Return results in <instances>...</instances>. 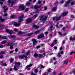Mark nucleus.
<instances>
[{
	"instance_id": "nucleus-38",
	"label": "nucleus",
	"mask_w": 75,
	"mask_h": 75,
	"mask_svg": "<svg viewBox=\"0 0 75 75\" xmlns=\"http://www.w3.org/2000/svg\"><path fill=\"white\" fill-rule=\"evenodd\" d=\"M13 48V45H12L10 46V49L11 50H12Z\"/></svg>"
},
{
	"instance_id": "nucleus-35",
	"label": "nucleus",
	"mask_w": 75,
	"mask_h": 75,
	"mask_svg": "<svg viewBox=\"0 0 75 75\" xmlns=\"http://www.w3.org/2000/svg\"><path fill=\"white\" fill-rule=\"evenodd\" d=\"M26 55H28L30 54V51H28L26 53Z\"/></svg>"
},
{
	"instance_id": "nucleus-39",
	"label": "nucleus",
	"mask_w": 75,
	"mask_h": 75,
	"mask_svg": "<svg viewBox=\"0 0 75 75\" xmlns=\"http://www.w3.org/2000/svg\"><path fill=\"white\" fill-rule=\"evenodd\" d=\"M54 43L55 44H57V40H55L54 41Z\"/></svg>"
},
{
	"instance_id": "nucleus-58",
	"label": "nucleus",
	"mask_w": 75,
	"mask_h": 75,
	"mask_svg": "<svg viewBox=\"0 0 75 75\" xmlns=\"http://www.w3.org/2000/svg\"><path fill=\"white\" fill-rule=\"evenodd\" d=\"M65 40L63 41L62 42V44H64V43H65Z\"/></svg>"
},
{
	"instance_id": "nucleus-15",
	"label": "nucleus",
	"mask_w": 75,
	"mask_h": 75,
	"mask_svg": "<svg viewBox=\"0 0 75 75\" xmlns=\"http://www.w3.org/2000/svg\"><path fill=\"white\" fill-rule=\"evenodd\" d=\"M15 65H17V66H18L19 67L20 65V62H15Z\"/></svg>"
},
{
	"instance_id": "nucleus-2",
	"label": "nucleus",
	"mask_w": 75,
	"mask_h": 75,
	"mask_svg": "<svg viewBox=\"0 0 75 75\" xmlns=\"http://www.w3.org/2000/svg\"><path fill=\"white\" fill-rule=\"evenodd\" d=\"M40 18L41 20L43 21V23H44V21H45L47 18V16L41 15L40 16Z\"/></svg>"
},
{
	"instance_id": "nucleus-11",
	"label": "nucleus",
	"mask_w": 75,
	"mask_h": 75,
	"mask_svg": "<svg viewBox=\"0 0 75 75\" xmlns=\"http://www.w3.org/2000/svg\"><path fill=\"white\" fill-rule=\"evenodd\" d=\"M19 69L18 68V66L17 65H15L14 67V69L15 71H17L18 70V69Z\"/></svg>"
},
{
	"instance_id": "nucleus-3",
	"label": "nucleus",
	"mask_w": 75,
	"mask_h": 75,
	"mask_svg": "<svg viewBox=\"0 0 75 75\" xmlns=\"http://www.w3.org/2000/svg\"><path fill=\"white\" fill-rule=\"evenodd\" d=\"M25 8H24V5H21L19 6V8L18 9V11H21L22 10H24Z\"/></svg>"
},
{
	"instance_id": "nucleus-26",
	"label": "nucleus",
	"mask_w": 75,
	"mask_h": 75,
	"mask_svg": "<svg viewBox=\"0 0 75 75\" xmlns=\"http://www.w3.org/2000/svg\"><path fill=\"white\" fill-rule=\"evenodd\" d=\"M75 38H70V40L71 41H74V40H75Z\"/></svg>"
},
{
	"instance_id": "nucleus-59",
	"label": "nucleus",
	"mask_w": 75,
	"mask_h": 75,
	"mask_svg": "<svg viewBox=\"0 0 75 75\" xmlns=\"http://www.w3.org/2000/svg\"><path fill=\"white\" fill-rule=\"evenodd\" d=\"M10 45H11V43H9L7 45L8 46H10Z\"/></svg>"
},
{
	"instance_id": "nucleus-17",
	"label": "nucleus",
	"mask_w": 75,
	"mask_h": 75,
	"mask_svg": "<svg viewBox=\"0 0 75 75\" xmlns=\"http://www.w3.org/2000/svg\"><path fill=\"white\" fill-rule=\"evenodd\" d=\"M33 27L34 28H36V29L39 28V26H37V25H33Z\"/></svg>"
},
{
	"instance_id": "nucleus-20",
	"label": "nucleus",
	"mask_w": 75,
	"mask_h": 75,
	"mask_svg": "<svg viewBox=\"0 0 75 75\" xmlns=\"http://www.w3.org/2000/svg\"><path fill=\"white\" fill-rule=\"evenodd\" d=\"M52 11H57V7H55L52 9Z\"/></svg>"
},
{
	"instance_id": "nucleus-37",
	"label": "nucleus",
	"mask_w": 75,
	"mask_h": 75,
	"mask_svg": "<svg viewBox=\"0 0 75 75\" xmlns=\"http://www.w3.org/2000/svg\"><path fill=\"white\" fill-rule=\"evenodd\" d=\"M14 30L16 32H17V31H18V29H16V28L14 29Z\"/></svg>"
},
{
	"instance_id": "nucleus-52",
	"label": "nucleus",
	"mask_w": 75,
	"mask_h": 75,
	"mask_svg": "<svg viewBox=\"0 0 75 75\" xmlns=\"http://www.w3.org/2000/svg\"><path fill=\"white\" fill-rule=\"evenodd\" d=\"M58 55L59 57H61V54H60V53H59L58 54Z\"/></svg>"
},
{
	"instance_id": "nucleus-6",
	"label": "nucleus",
	"mask_w": 75,
	"mask_h": 75,
	"mask_svg": "<svg viewBox=\"0 0 75 75\" xmlns=\"http://www.w3.org/2000/svg\"><path fill=\"white\" fill-rule=\"evenodd\" d=\"M8 3H9V4L11 3H12V4H11V7H13V4L14 3V2L13 0H12L11 1V0H9L8 1Z\"/></svg>"
},
{
	"instance_id": "nucleus-42",
	"label": "nucleus",
	"mask_w": 75,
	"mask_h": 75,
	"mask_svg": "<svg viewBox=\"0 0 75 75\" xmlns=\"http://www.w3.org/2000/svg\"><path fill=\"white\" fill-rule=\"evenodd\" d=\"M15 16L14 15H12L11 16V18H15Z\"/></svg>"
},
{
	"instance_id": "nucleus-24",
	"label": "nucleus",
	"mask_w": 75,
	"mask_h": 75,
	"mask_svg": "<svg viewBox=\"0 0 75 75\" xmlns=\"http://www.w3.org/2000/svg\"><path fill=\"white\" fill-rule=\"evenodd\" d=\"M34 56L35 57H38V55L37 53H35Z\"/></svg>"
},
{
	"instance_id": "nucleus-16",
	"label": "nucleus",
	"mask_w": 75,
	"mask_h": 75,
	"mask_svg": "<svg viewBox=\"0 0 75 75\" xmlns=\"http://www.w3.org/2000/svg\"><path fill=\"white\" fill-rule=\"evenodd\" d=\"M41 31V30H38L36 31V32L34 33V34H38V33H40V32Z\"/></svg>"
},
{
	"instance_id": "nucleus-51",
	"label": "nucleus",
	"mask_w": 75,
	"mask_h": 75,
	"mask_svg": "<svg viewBox=\"0 0 75 75\" xmlns=\"http://www.w3.org/2000/svg\"><path fill=\"white\" fill-rule=\"evenodd\" d=\"M4 66H5V67H6V66H7V64L6 63H4L3 64Z\"/></svg>"
},
{
	"instance_id": "nucleus-41",
	"label": "nucleus",
	"mask_w": 75,
	"mask_h": 75,
	"mask_svg": "<svg viewBox=\"0 0 75 75\" xmlns=\"http://www.w3.org/2000/svg\"><path fill=\"white\" fill-rule=\"evenodd\" d=\"M11 38H15V35L11 36Z\"/></svg>"
},
{
	"instance_id": "nucleus-14",
	"label": "nucleus",
	"mask_w": 75,
	"mask_h": 75,
	"mask_svg": "<svg viewBox=\"0 0 75 75\" xmlns=\"http://www.w3.org/2000/svg\"><path fill=\"white\" fill-rule=\"evenodd\" d=\"M33 65L32 64H30L29 65H28L26 67V69L28 70H30V67H31Z\"/></svg>"
},
{
	"instance_id": "nucleus-47",
	"label": "nucleus",
	"mask_w": 75,
	"mask_h": 75,
	"mask_svg": "<svg viewBox=\"0 0 75 75\" xmlns=\"http://www.w3.org/2000/svg\"><path fill=\"white\" fill-rule=\"evenodd\" d=\"M4 47V46L3 45H0V48H3Z\"/></svg>"
},
{
	"instance_id": "nucleus-60",
	"label": "nucleus",
	"mask_w": 75,
	"mask_h": 75,
	"mask_svg": "<svg viewBox=\"0 0 75 75\" xmlns=\"http://www.w3.org/2000/svg\"><path fill=\"white\" fill-rule=\"evenodd\" d=\"M7 16V13L5 14L4 15V16Z\"/></svg>"
},
{
	"instance_id": "nucleus-48",
	"label": "nucleus",
	"mask_w": 75,
	"mask_h": 75,
	"mask_svg": "<svg viewBox=\"0 0 75 75\" xmlns=\"http://www.w3.org/2000/svg\"><path fill=\"white\" fill-rule=\"evenodd\" d=\"M28 8H27L25 10V11L27 12V11H28Z\"/></svg>"
},
{
	"instance_id": "nucleus-32",
	"label": "nucleus",
	"mask_w": 75,
	"mask_h": 75,
	"mask_svg": "<svg viewBox=\"0 0 75 75\" xmlns=\"http://www.w3.org/2000/svg\"><path fill=\"white\" fill-rule=\"evenodd\" d=\"M38 57L39 58H42V54H39L38 56Z\"/></svg>"
},
{
	"instance_id": "nucleus-36",
	"label": "nucleus",
	"mask_w": 75,
	"mask_h": 75,
	"mask_svg": "<svg viewBox=\"0 0 75 75\" xmlns=\"http://www.w3.org/2000/svg\"><path fill=\"white\" fill-rule=\"evenodd\" d=\"M41 3H42V1H39L38 2V4H40Z\"/></svg>"
},
{
	"instance_id": "nucleus-29",
	"label": "nucleus",
	"mask_w": 75,
	"mask_h": 75,
	"mask_svg": "<svg viewBox=\"0 0 75 75\" xmlns=\"http://www.w3.org/2000/svg\"><path fill=\"white\" fill-rule=\"evenodd\" d=\"M6 42H7V41H6V40H4L2 42L1 44H5V43H6Z\"/></svg>"
},
{
	"instance_id": "nucleus-13",
	"label": "nucleus",
	"mask_w": 75,
	"mask_h": 75,
	"mask_svg": "<svg viewBox=\"0 0 75 75\" xmlns=\"http://www.w3.org/2000/svg\"><path fill=\"white\" fill-rule=\"evenodd\" d=\"M44 37V35L43 34H41L40 35H39L38 36V38H43Z\"/></svg>"
},
{
	"instance_id": "nucleus-50",
	"label": "nucleus",
	"mask_w": 75,
	"mask_h": 75,
	"mask_svg": "<svg viewBox=\"0 0 75 75\" xmlns=\"http://www.w3.org/2000/svg\"><path fill=\"white\" fill-rule=\"evenodd\" d=\"M13 51H11L9 53L10 54H12V53H13Z\"/></svg>"
},
{
	"instance_id": "nucleus-23",
	"label": "nucleus",
	"mask_w": 75,
	"mask_h": 75,
	"mask_svg": "<svg viewBox=\"0 0 75 75\" xmlns=\"http://www.w3.org/2000/svg\"><path fill=\"white\" fill-rule=\"evenodd\" d=\"M67 12L63 13H62V15L65 16H66V15H67Z\"/></svg>"
},
{
	"instance_id": "nucleus-12",
	"label": "nucleus",
	"mask_w": 75,
	"mask_h": 75,
	"mask_svg": "<svg viewBox=\"0 0 75 75\" xmlns=\"http://www.w3.org/2000/svg\"><path fill=\"white\" fill-rule=\"evenodd\" d=\"M3 8L4 10V13H5L6 12V11L8 10V8H7V6H4L3 7Z\"/></svg>"
},
{
	"instance_id": "nucleus-61",
	"label": "nucleus",
	"mask_w": 75,
	"mask_h": 75,
	"mask_svg": "<svg viewBox=\"0 0 75 75\" xmlns=\"http://www.w3.org/2000/svg\"><path fill=\"white\" fill-rule=\"evenodd\" d=\"M44 9L45 10H47V7H45Z\"/></svg>"
},
{
	"instance_id": "nucleus-19",
	"label": "nucleus",
	"mask_w": 75,
	"mask_h": 75,
	"mask_svg": "<svg viewBox=\"0 0 75 75\" xmlns=\"http://www.w3.org/2000/svg\"><path fill=\"white\" fill-rule=\"evenodd\" d=\"M68 61H69V59H68L66 60L64 62V64H67L68 63Z\"/></svg>"
},
{
	"instance_id": "nucleus-45",
	"label": "nucleus",
	"mask_w": 75,
	"mask_h": 75,
	"mask_svg": "<svg viewBox=\"0 0 75 75\" xmlns=\"http://www.w3.org/2000/svg\"><path fill=\"white\" fill-rule=\"evenodd\" d=\"M13 61H14V59H10V62H13Z\"/></svg>"
},
{
	"instance_id": "nucleus-22",
	"label": "nucleus",
	"mask_w": 75,
	"mask_h": 75,
	"mask_svg": "<svg viewBox=\"0 0 75 75\" xmlns=\"http://www.w3.org/2000/svg\"><path fill=\"white\" fill-rule=\"evenodd\" d=\"M5 19H2V16H0V20L1 21H4Z\"/></svg>"
},
{
	"instance_id": "nucleus-44",
	"label": "nucleus",
	"mask_w": 75,
	"mask_h": 75,
	"mask_svg": "<svg viewBox=\"0 0 75 75\" xmlns=\"http://www.w3.org/2000/svg\"><path fill=\"white\" fill-rule=\"evenodd\" d=\"M37 16H38V15L36 14L34 16V18H35L37 17Z\"/></svg>"
},
{
	"instance_id": "nucleus-25",
	"label": "nucleus",
	"mask_w": 75,
	"mask_h": 75,
	"mask_svg": "<svg viewBox=\"0 0 75 75\" xmlns=\"http://www.w3.org/2000/svg\"><path fill=\"white\" fill-rule=\"evenodd\" d=\"M52 27H53V26L52 25L51 26L49 30V31H52V29H51V28H52Z\"/></svg>"
},
{
	"instance_id": "nucleus-43",
	"label": "nucleus",
	"mask_w": 75,
	"mask_h": 75,
	"mask_svg": "<svg viewBox=\"0 0 75 75\" xmlns=\"http://www.w3.org/2000/svg\"><path fill=\"white\" fill-rule=\"evenodd\" d=\"M70 3L71 5H74V2H71Z\"/></svg>"
},
{
	"instance_id": "nucleus-8",
	"label": "nucleus",
	"mask_w": 75,
	"mask_h": 75,
	"mask_svg": "<svg viewBox=\"0 0 75 75\" xmlns=\"http://www.w3.org/2000/svg\"><path fill=\"white\" fill-rule=\"evenodd\" d=\"M6 32L8 33L9 34H12L13 33V31L11 30H9L8 29L6 30Z\"/></svg>"
},
{
	"instance_id": "nucleus-64",
	"label": "nucleus",
	"mask_w": 75,
	"mask_h": 75,
	"mask_svg": "<svg viewBox=\"0 0 75 75\" xmlns=\"http://www.w3.org/2000/svg\"><path fill=\"white\" fill-rule=\"evenodd\" d=\"M62 75V73H60L59 74H58V75Z\"/></svg>"
},
{
	"instance_id": "nucleus-18",
	"label": "nucleus",
	"mask_w": 75,
	"mask_h": 75,
	"mask_svg": "<svg viewBox=\"0 0 75 75\" xmlns=\"http://www.w3.org/2000/svg\"><path fill=\"white\" fill-rule=\"evenodd\" d=\"M23 34V32H21V31H19L18 32V35H21Z\"/></svg>"
},
{
	"instance_id": "nucleus-46",
	"label": "nucleus",
	"mask_w": 75,
	"mask_h": 75,
	"mask_svg": "<svg viewBox=\"0 0 75 75\" xmlns=\"http://www.w3.org/2000/svg\"><path fill=\"white\" fill-rule=\"evenodd\" d=\"M31 74V75H36V74H34V73H33V71H32Z\"/></svg>"
},
{
	"instance_id": "nucleus-31",
	"label": "nucleus",
	"mask_w": 75,
	"mask_h": 75,
	"mask_svg": "<svg viewBox=\"0 0 75 75\" xmlns=\"http://www.w3.org/2000/svg\"><path fill=\"white\" fill-rule=\"evenodd\" d=\"M33 33H29L28 34V36H31V35H33Z\"/></svg>"
},
{
	"instance_id": "nucleus-1",
	"label": "nucleus",
	"mask_w": 75,
	"mask_h": 75,
	"mask_svg": "<svg viewBox=\"0 0 75 75\" xmlns=\"http://www.w3.org/2000/svg\"><path fill=\"white\" fill-rule=\"evenodd\" d=\"M23 18L24 16L23 15H22L21 16H20L19 18V21H18V23L15 22L13 23V24H14V25H15V26H18V27H19V26L21 25V22L23 21Z\"/></svg>"
},
{
	"instance_id": "nucleus-34",
	"label": "nucleus",
	"mask_w": 75,
	"mask_h": 75,
	"mask_svg": "<svg viewBox=\"0 0 75 75\" xmlns=\"http://www.w3.org/2000/svg\"><path fill=\"white\" fill-rule=\"evenodd\" d=\"M38 6L37 5H35L34 6V8H35V9H36L37 8H38Z\"/></svg>"
},
{
	"instance_id": "nucleus-27",
	"label": "nucleus",
	"mask_w": 75,
	"mask_h": 75,
	"mask_svg": "<svg viewBox=\"0 0 75 75\" xmlns=\"http://www.w3.org/2000/svg\"><path fill=\"white\" fill-rule=\"evenodd\" d=\"M30 3H30V2H28L26 4V5L27 6H30Z\"/></svg>"
},
{
	"instance_id": "nucleus-10",
	"label": "nucleus",
	"mask_w": 75,
	"mask_h": 75,
	"mask_svg": "<svg viewBox=\"0 0 75 75\" xmlns=\"http://www.w3.org/2000/svg\"><path fill=\"white\" fill-rule=\"evenodd\" d=\"M32 41L33 42V45L34 46L37 44V41L35 39L32 40Z\"/></svg>"
},
{
	"instance_id": "nucleus-40",
	"label": "nucleus",
	"mask_w": 75,
	"mask_h": 75,
	"mask_svg": "<svg viewBox=\"0 0 75 75\" xmlns=\"http://www.w3.org/2000/svg\"><path fill=\"white\" fill-rule=\"evenodd\" d=\"M35 73H37L38 72V70L37 69H35Z\"/></svg>"
},
{
	"instance_id": "nucleus-33",
	"label": "nucleus",
	"mask_w": 75,
	"mask_h": 75,
	"mask_svg": "<svg viewBox=\"0 0 75 75\" xmlns=\"http://www.w3.org/2000/svg\"><path fill=\"white\" fill-rule=\"evenodd\" d=\"M43 67H44V66H43V65H41V66H39V68H40V69H41V68H43Z\"/></svg>"
},
{
	"instance_id": "nucleus-4",
	"label": "nucleus",
	"mask_w": 75,
	"mask_h": 75,
	"mask_svg": "<svg viewBox=\"0 0 75 75\" xmlns=\"http://www.w3.org/2000/svg\"><path fill=\"white\" fill-rule=\"evenodd\" d=\"M61 16H59V17H54L53 18V20H54L55 19H56V21H59V20H60V19L61 18Z\"/></svg>"
},
{
	"instance_id": "nucleus-9",
	"label": "nucleus",
	"mask_w": 75,
	"mask_h": 75,
	"mask_svg": "<svg viewBox=\"0 0 75 75\" xmlns=\"http://www.w3.org/2000/svg\"><path fill=\"white\" fill-rule=\"evenodd\" d=\"M19 58H21V59H23V58H25L26 59H27L28 57L27 56H24V55H21L19 57Z\"/></svg>"
},
{
	"instance_id": "nucleus-49",
	"label": "nucleus",
	"mask_w": 75,
	"mask_h": 75,
	"mask_svg": "<svg viewBox=\"0 0 75 75\" xmlns=\"http://www.w3.org/2000/svg\"><path fill=\"white\" fill-rule=\"evenodd\" d=\"M71 18H74L75 17V16L71 15Z\"/></svg>"
},
{
	"instance_id": "nucleus-54",
	"label": "nucleus",
	"mask_w": 75,
	"mask_h": 75,
	"mask_svg": "<svg viewBox=\"0 0 75 75\" xmlns=\"http://www.w3.org/2000/svg\"><path fill=\"white\" fill-rule=\"evenodd\" d=\"M54 48L55 49V50H57V47H54Z\"/></svg>"
},
{
	"instance_id": "nucleus-62",
	"label": "nucleus",
	"mask_w": 75,
	"mask_h": 75,
	"mask_svg": "<svg viewBox=\"0 0 75 75\" xmlns=\"http://www.w3.org/2000/svg\"><path fill=\"white\" fill-rule=\"evenodd\" d=\"M51 46H52V47H53V46H54V43L52 44L51 45Z\"/></svg>"
},
{
	"instance_id": "nucleus-28",
	"label": "nucleus",
	"mask_w": 75,
	"mask_h": 75,
	"mask_svg": "<svg viewBox=\"0 0 75 75\" xmlns=\"http://www.w3.org/2000/svg\"><path fill=\"white\" fill-rule=\"evenodd\" d=\"M2 40H5L7 39V38L5 36H3L2 37Z\"/></svg>"
},
{
	"instance_id": "nucleus-7",
	"label": "nucleus",
	"mask_w": 75,
	"mask_h": 75,
	"mask_svg": "<svg viewBox=\"0 0 75 75\" xmlns=\"http://www.w3.org/2000/svg\"><path fill=\"white\" fill-rule=\"evenodd\" d=\"M32 21V19L31 18L28 19L26 20V23H27V24H28V23H31V22Z\"/></svg>"
},
{
	"instance_id": "nucleus-57",
	"label": "nucleus",
	"mask_w": 75,
	"mask_h": 75,
	"mask_svg": "<svg viewBox=\"0 0 75 75\" xmlns=\"http://www.w3.org/2000/svg\"><path fill=\"white\" fill-rule=\"evenodd\" d=\"M58 23H57L56 25V27H58Z\"/></svg>"
},
{
	"instance_id": "nucleus-63",
	"label": "nucleus",
	"mask_w": 75,
	"mask_h": 75,
	"mask_svg": "<svg viewBox=\"0 0 75 75\" xmlns=\"http://www.w3.org/2000/svg\"><path fill=\"white\" fill-rule=\"evenodd\" d=\"M60 50H62V47H61L60 48Z\"/></svg>"
},
{
	"instance_id": "nucleus-53",
	"label": "nucleus",
	"mask_w": 75,
	"mask_h": 75,
	"mask_svg": "<svg viewBox=\"0 0 75 75\" xmlns=\"http://www.w3.org/2000/svg\"><path fill=\"white\" fill-rule=\"evenodd\" d=\"M64 3V1H62L60 2V3H62V4H63Z\"/></svg>"
},
{
	"instance_id": "nucleus-56",
	"label": "nucleus",
	"mask_w": 75,
	"mask_h": 75,
	"mask_svg": "<svg viewBox=\"0 0 75 75\" xmlns=\"http://www.w3.org/2000/svg\"><path fill=\"white\" fill-rule=\"evenodd\" d=\"M66 34H67V33H64V34H63V35L64 36H65V35H66Z\"/></svg>"
},
{
	"instance_id": "nucleus-5",
	"label": "nucleus",
	"mask_w": 75,
	"mask_h": 75,
	"mask_svg": "<svg viewBox=\"0 0 75 75\" xmlns=\"http://www.w3.org/2000/svg\"><path fill=\"white\" fill-rule=\"evenodd\" d=\"M5 54V51H4L3 52H0V54L1 55L0 56V58L1 59L3 57L4 54Z\"/></svg>"
},
{
	"instance_id": "nucleus-21",
	"label": "nucleus",
	"mask_w": 75,
	"mask_h": 75,
	"mask_svg": "<svg viewBox=\"0 0 75 75\" xmlns=\"http://www.w3.org/2000/svg\"><path fill=\"white\" fill-rule=\"evenodd\" d=\"M71 0H68V1L66 2V4H68L70 3V1H71Z\"/></svg>"
},
{
	"instance_id": "nucleus-55",
	"label": "nucleus",
	"mask_w": 75,
	"mask_h": 75,
	"mask_svg": "<svg viewBox=\"0 0 75 75\" xmlns=\"http://www.w3.org/2000/svg\"><path fill=\"white\" fill-rule=\"evenodd\" d=\"M3 27V25H0V27Z\"/></svg>"
},
{
	"instance_id": "nucleus-30",
	"label": "nucleus",
	"mask_w": 75,
	"mask_h": 75,
	"mask_svg": "<svg viewBox=\"0 0 75 75\" xmlns=\"http://www.w3.org/2000/svg\"><path fill=\"white\" fill-rule=\"evenodd\" d=\"M75 52L72 51L70 53V55H71L73 54H75Z\"/></svg>"
}]
</instances>
